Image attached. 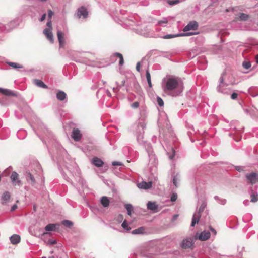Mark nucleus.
I'll return each mask as SVG.
<instances>
[{
  "label": "nucleus",
  "instance_id": "obj_27",
  "mask_svg": "<svg viewBox=\"0 0 258 258\" xmlns=\"http://www.w3.org/2000/svg\"><path fill=\"white\" fill-rule=\"evenodd\" d=\"M57 225L55 224H49L45 227V230L47 231H55Z\"/></svg>",
  "mask_w": 258,
  "mask_h": 258
},
{
  "label": "nucleus",
  "instance_id": "obj_39",
  "mask_svg": "<svg viewBox=\"0 0 258 258\" xmlns=\"http://www.w3.org/2000/svg\"><path fill=\"white\" fill-rule=\"evenodd\" d=\"M121 226L124 230H126L127 231H128L131 230V228L128 227V224L126 220H124L123 222V223L121 224Z\"/></svg>",
  "mask_w": 258,
  "mask_h": 258
},
{
  "label": "nucleus",
  "instance_id": "obj_18",
  "mask_svg": "<svg viewBox=\"0 0 258 258\" xmlns=\"http://www.w3.org/2000/svg\"><path fill=\"white\" fill-rule=\"evenodd\" d=\"M91 162L94 165L97 167H102L104 164L103 161L98 157H94Z\"/></svg>",
  "mask_w": 258,
  "mask_h": 258
},
{
  "label": "nucleus",
  "instance_id": "obj_17",
  "mask_svg": "<svg viewBox=\"0 0 258 258\" xmlns=\"http://www.w3.org/2000/svg\"><path fill=\"white\" fill-rule=\"evenodd\" d=\"M137 33L140 35H143L145 37H148L149 35V29L147 27H144L143 29L141 28H138L136 29Z\"/></svg>",
  "mask_w": 258,
  "mask_h": 258
},
{
  "label": "nucleus",
  "instance_id": "obj_61",
  "mask_svg": "<svg viewBox=\"0 0 258 258\" xmlns=\"http://www.w3.org/2000/svg\"><path fill=\"white\" fill-rule=\"evenodd\" d=\"M255 61L257 63H258V54L255 56Z\"/></svg>",
  "mask_w": 258,
  "mask_h": 258
},
{
  "label": "nucleus",
  "instance_id": "obj_35",
  "mask_svg": "<svg viewBox=\"0 0 258 258\" xmlns=\"http://www.w3.org/2000/svg\"><path fill=\"white\" fill-rule=\"evenodd\" d=\"M180 37V36H178V33L176 34H167L165 35H164L162 37V38L165 39H171L175 37Z\"/></svg>",
  "mask_w": 258,
  "mask_h": 258
},
{
  "label": "nucleus",
  "instance_id": "obj_63",
  "mask_svg": "<svg viewBox=\"0 0 258 258\" xmlns=\"http://www.w3.org/2000/svg\"><path fill=\"white\" fill-rule=\"evenodd\" d=\"M107 95H108V96L111 97V93H110V92H109L108 91H107Z\"/></svg>",
  "mask_w": 258,
  "mask_h": 258
},
{
  "label": "nucleus",
  "instance_id": "obj_2",
  "mask_svg": "<svg viewBox=\"0 0 258 258\" xmlns=\"http://www.w3.org/2000/svg\"><path fill=\"white\" fill-rule=\"evenodd\" d=\"M161 87L166 94L173 97L181 95L184 89L183 83L180 78L173 76L163 78Z\"/></svg>",
  "mask_w": 258,
  "mask_h": 258
},
{
  "label": "nucleus",
  "instance_id": "obj_36",
  "mask_svg": "<svg viewBox=\"0 0 258 258\" xmlns=\"http://www.w3.org/2000/svg\"><path fill=\"white\" fill-rule=\"evenodd\" d=\"M168 22V20L167 18H163L162 20L158 22V25L161 26H165V24H167Z\"/></svg>",
  "mask_w": 258,
  "mask_h": 258
},
{
  "label": "nucleus",
  "instance_id": "obj_13",
  "mask_svg": "<svg viewBox=\"0 0 258 258\" xmlns=\"http://www.w3.org/2000/svg\"><path fill=\"white\" fill-rule=\"evenodd\" d=\"M44 34L46 36L47 38L51 42L53 43L54 39H53V36L52 33V30L49 28H45L43 31Z\"/></svg>",
  "mask_w": 258,
  "mask_h": 258
},
{
  "label": "nucleus",
  "instance_id": "obj_16",
  "mask_svg": "<svg viewBox=\"0 0 258 258\" xmlns=\"http://www.w3.org/2000/svg\"><path fill=\"white\" fill-rule=\"evenodd\" d=\"M0 92L2 93V94L5 95L7 96H17V94L15 92L11 90L7 89H3L0 88Z\"/></svg>",
  "mask_w": 258,
  "mask_h": 258
},
{
  "label": "nucleus",
  "instance_id": "obj_53",
  "mask_svg": "<svg viewBox=\"0 0 258 258\" xmlns=\"http://www.w3.org/2000/svg\"><path fill=\"white\" fill-rule=\"evenodd\" d=\"M140 66H141V63L140 62H138L137 63V65H136V70L138 72H140Z\"/></svg>",
  "mask_w": 258,
  "mask_h": 258
},
{
  "label": "nucleus",
  "instance_id": "obj_11",
  "mask_svg": "<svg viewBox=\"0 0 258 258\" xmlns=\"http://www.w3.org/2000/svg\"><path fill=\"white\" fill-rule=\"evenodd\" d=\"M77 15L79 18H80L81 16L83 18H86L88 16V11L84 7H81L78 9Z\"/></svg>",
  "mask_w": 258,
  "mask_h": 258
},
{
  "label": "nucleus",
  "instance_id": "obj_52",
  "mask_svg": "<svg viewBox=\"0 0 258 258\" xmlns=\"http://www.w3.org/2000/svg\"><path fill=\"white\" fill-rule=\"evenodd\" d=\"M238 94L236 93H233L231 95V98L232 99H236L237 98Z\"/></svg>",
  "mask_w": 258,
  "mask_h": 258
},
{
  "label": "nucleus",
  "instance_id": "obj_12",
  "mask_svg": "<svg viewBox=\"0 0 258 258\" xmlns=\"http://www.w3.org/2000/svg\"><path fill=\"white\" fill-rule=\"evenodd\" d=\"M18 174L16 172H13L11 175V179L13 184L20 185L21 182L18 179Z\"/></svg>",
  "mask_w": 258,
  "mask_h": 258
},
{
  "label": "nucleus",
  "instance_id": "obj_64",
  "mask_svg": "<svg viewBox=\"0 0 258 258\" xmlns=\"http://www.w3.org/2000/svg\"><path fill=\"white\" fill-rule=\"evenodd\" d=\"M244 111H245L246 113H248V112H249V111H248V110L247 109H244Z\"/></svg>",
  "mask_w": 258,
  "mask_h": 258
},
{
  "label": "nucleus",
  "instance_id": "obj_46",
  "mask_svg": "<svg viewBox=\"0 0 258 258\" xmlns=\"http://www.w3.org/2000/svg\"><path fill=\"white\" fill-rule=\"evenodd\" d=\"M177 199V195L176 193H173L170 197V200L172 202L175 201Z\"/></svg>",
  "mask_w": 258,
  "mask_h": 258
},
{
  "label": "nucleus",
  "instance_id": "obj_28",
  "mask_svg": "<svg viewBox=\"0 0 258 258\" xmlns=\"http://www.w3.org/2000/svg\"><path fill=\"white\" fill-rule=\"evenodd\" d=\"M125 80H122L121 82V84L120 85L118 84V82H116L117 85L116 87H113V91L114 93H117L122 87V86H124L125 85Z\"/></svg>",
  "mask_w": 258,
  "mask_h": 258
},
{
  "label": "nucleus",
  "instance_id": "obj_59",
  "mask_svg": "<svg viewBox=\"0 0 258 258\" xmlns=\"http://www.w3.org/2000/svg\"><path fill=\"white\" fill-rule=\"evenodd\" d=\"M178 217V215H177V214L174 215L173 216V218H172V220H176Z\"/></svg>",
  "mask_w": 258,
  "mask_h": 258
},
{
  "label": "nucleus",
  "instance_id": "obj_8",
  "mask_svg": "<svg viewBox=\"0 0 258 258\" xmlns=\"http://www.w3.org/2000/svg\"><path fill=\"white\" fill-rule=\"evenodd\" d=\"M194 241L193 238L188 237L184 239L181 243V246L182 248H192L194 245Z\"/></svg>",
  "mask_w": 258,
  "mask_h": 258
},
{
  "label": "nucleus",
  "instance_id": "obj_6",
  "mask_svg": "<svg viewBox=\"0 0 258 258\" xmlns=\"http://www.w3.org/2000/svg\"><path fill=\"white\" fill-rule=\"evenodd\" d=\"M245 178L247 183L254 184L258 182V174L254 172L247 173Z\"/></svg>",
  "mask_w": 258,
  "mask_h": 258
},
{
  "label": "nucleus",
  "instance_id": "obj_22",
  "mask_svg": "<svg viewBox=\"0 0 258 258\" xmlns=\"http://www.w3.org/2000/svg\"><path fill=\"white\" fill-rule=\"evenodd\" d=\"M67 94L62 91H58L56 93V98L59 101H63L66 99Z\"/></svg>",
  "mask_w": 258,
  "mask_h": 258
},
{
  "label": "nucleus",
  "instance_id": "obj_40",
  "mask_svg": "<svg viewBox=\"0 0 258 258\" xmlns=\"http://www.w3.org/2000/svg\"><path fill=\"white\" fill-rule=\"evenodd\" d=\"M62 223L63 225L68 227H70L73 225V223L71 221L67 220H63Z\"/></svg>",
  "mask_w": 258,
  "mask_h": 258
},
{
  "label": "nucleus",
  "instance_id": "obj_25",
  "mask_svg": "<svg viewBox=\"0 0 258 258\" xmlns=\"http://www.w3.org/2000/svg\"><path fill=\"white\" fill-rule=\"evenodd\" d=\"M100 203L104 207H107L110 204V201L108 197L103 196L100 199Z\"/></svg>",
  "mask_w": 258,
  "mask_h": 258
},
{
  "label": "nucleus",
  "instance_id": "obj_1",
  "mask_svg": "<svg viewBox=\"0 0 258 258\" xmlns=\"http://www.w3.org/2000/svg\"><path fill=\"white\" fill-rule=\"evenodd\" d=\"M140 115L141 116L138 120V122L133 126V130L135 132L137 142L140 145H142L145 148L148 153L149 159V168L151 171H155L158 163L157 158L154 153L151 144L144 140V129L146 128V125L145 122L146 117V111L144 110H141Z\"/></svg>",
  "mask_w": 258,
  "mask_h": 258
},
{
  "label": "nucleus",
  "instance_id": "obj_10",
  "mask_svg": "<svg viewBox=\"0 0 258 258\" xmlns=\"http://www.w3.org/2000/svg\"><path fill=\"white\" fill-rule=\"evenodd\" d=\"M71 137L75 141L79 142L81 140L82 135L78 128H74L72 131Z\"/></svg>",
  "mask_w": 258,
  "mask_h": 258
},
{
  "label": "nucleus",
  "instance_id": "obj_14",
  "mask_svg": "<svg viewBox=\"0 0 258 258\" xmlns=\"http://www.w3.org/2000/svg\"><path fill=\"white\" fill-rule=\"evenodd\" d=\"M57 35L59 46L60 47H63L64 44V34L61 31L58 30L57 32Z\"/></svg>",
  "mask_w": 258,
  "mask_h": 258
},
{
  "label": "nucleus",
  "instance_id": "obj_29",
  "mask_svg": "<svg viewBox=\"0 0 258 258\" xmlns=\"http://www.w3.org/2000/svg\"><path fill=\"white\" fill-rule=\"evenodd\" d=\"M114 57H117L119 58V64L120 66H122L124 63V59L121 53L116 52L113 54Z\"/></svg>",
  "mask_w": 258,
  "mask_h": 258
},
{
  "label": "nucleus",
  "instance_id": "obj_57",
  "mask_svg": "<svg viewBox=\"0 0 258 258\" xmlns=\"http://www.w3.org/2000/svg\"><path fill=\"white\" fill-rule=\"evenodd\" d=\"M243 204H244V205L245 206H247L249 205V201L248 200H245L244 201H243Z\"/></svg>",
  "mask_w": 258,
  "mask_h": 258
},
{
  "label": "nucleus",
  "instance_id": "obj_33",
  "mask_svg": "<svg viewBox=\"0 0 258 258\" xmlns=\"http://www.w3.org/2000/svg\"><path fill=\"white\" fill-rule=\"evenodd\" d=\"M124 207L127 211V214L130 216L131 215L132 212L133 211V206L131 204H125Z\"/></svg>",
  "mask_w": 258,
  "mask_h": 258
},
{
  "label": "nucleus",
  "instance_id": "obj_58",
  "mask_svg": "<svg viewBox=\"0 0 258 258\" xmlns=\"http://www.w3.org/2000/svg\"><path fill=\"white\" fill-rule=\"evenodd\" d=\"M174 155H175V151L174 150H173V154L169 156V157L170 159H172L174 158Z\"/></svg>",
  "mask_w": 258,
  "mask_h": 258
},
{
  "label": "nucleus",
  "instance_id": "obj_55",
  "mask_svg": "<svg viewBox=\"0 0 258 258\" xmlns=\"http://www.w3.org/2000/svg\"><path fill=\"white\" fill-rule=\"evenodd\" d=\"M46 16V14H43L40 19V21H41V22L43 21L45 19Z\"/></svg>",
  "mask_w": 258,
  "mask_h": 258
},
{
  "label": "nucleus",
  "instance_id": "obj_4",
  "mask_svg": "<svg viewBox=\"0 0 258 258\" xmlns=\"http://www.w3.org/2000/svg\"><path fill=\"white\" fill-rule=\"evenodd\" d=\"M224 75L225 72H223L221 74V76L219 79V84L217 89L218 92L219 93L225 94H229L231 92V90L229 88L227 87L228 85V84L224 82L223 76Z\"/></svg>",
  "mask_w": 258,
  "mask_h": 258
},
{
  "label": "nucleus",
  "instance_id": "obj_41",
  "mask_svg": "<svg viewBox=\"0 0 258 258\" xmlns=\"http://www.w3.org/2000/svg\"><path fill=\"white\" fill-rule=\"evenodd\" d=\"M167 3L170 6L176 5L179 3V0H167Z\"/></svg>",
  "mask_w": 258,
  "mask_h": 258
},
{
  "label": "nucleus",
  "instance_id": "obj_42",
  "mask_svg": "<svg viewBox=\"0 0 258 258\" xmlns=\"http://www.w3.org/2000/svg\"><path fill=\"white\" fill-rule=\"evenodd\" d=\"M214 199L219 201V203L221 205H224L226 203V200L225 199L220 200L218 196H215Z\"/></svg>",
  "mask_w": 258,
  "mask_h": 258
},
{
  "label": "nucleus",
  "instance_id": "obj_62",
  "mask_svg": "<svg viewBox=\"0 0 258 258\" xmlns=\"http://www.w3.org/2000/svg\"><path fill=\"white\" fill-rule=\"evenodd\" d=\"M17 208V206L16 205L13 206L12 207V210H14Z\"/></svg>",
  "mask_w": 258,
  "mask_h": 258
},
{
  "label": "nucleus",
  "instance_id": "obj_60",
  "mask_svg": "<svg viewBox=\"0 0 258 258\" xmlns=\"http://www.w3.org/2000/svg\"><path fill=\"white\" fill-rule=\"evenodd\" d=\"M0 104L1 105H4L6 104V103L4 101H1L0 100Z\"/></svg>",
  "mask_w": 258,
  "mask_h": 258
},
{
  "label": "nucleus",
  "instance_id": "obj_23",
  "mask_svg": "<svg viewBox=\"0 0 258 258\" xmlns=\"http://www.w3.org/2000/svg\"><path fill=\"white\" fill-rule=\"evenodd\" d=\"M145 233V228L144 227H140L137 229L132 231L131 233L134 235L143 234Z\"/></svg>",
  "mask_w": 258,
  "mask_h": 258
},
{
  "label": "nucleus",
  "instance_id": "obj_21",
  "mask_svg": "<svg viewBox=\"0 0 258 258\" xmlns=\"http://www.w3.org/2000/svg\"><path fill=\"white\" fill-rule=\"evenodd\" d=\"M249 94L253 97L258 96V87H251L248 89Z\"/></svg>",
  "mask_w": 258,
  "mask_h": 258
},
{
  "label": "nucleus",
  "instance_id": "obj_43",
  "mask_svg": "<svg viewBox=\"0 0 258 258\" xmlns=\"http://www.w3.org/2000/svg\"><path fill=\"white\" fill-rule=\"evenodd\" d=\"M243 67L246 69H249L251 67V63L250 62L244 61L242 63Z\"/></svg>",
  "mask_w": 258,
  "mask_h": 258
},
{
  "label": "nucleus",
  "instance_id": "obj_30",
  "mask_svg": "<svg viewBox=\"0 0 258 258\" xmlns=\"http://www.w3.org/2000/svg\"><path fill=\"white\" fill-rule=\"evenodd\" d=\"M146 79H147V81L148 85L150 88H151L152 87V83H151V75H150L149 70H147L146 71Z\"/></svg>",
  "mask_w": 258,
  "mask_h": 258
},
{
  "label": "nucleus",
  "instance_id": "obj_37",
  "mask_svg": "<svg viewBox=\"0 0 258 258\" xmlns=\"http://www.w3.org/2000/svg\"><path fill=\"white\" fill-rule=\"evenodd\" d=\"M239 19L241 21H246L249 18V16L248 15L244 14V13H240L239 14Z\"/></svg>",
  "mask_w": 258,
  "mask_h": 258
},
{
  "label": "nucleus",
  "instance_id": "obj_20",
  "mask_svg": "<svg viewBox=\"0 0 258 258\" xmlns=\"http://www.w3.org/2000/svg\"><path fill=\"white\" fill-rule=\"evenodd\" d=\"M10 239L13 244H17L20 241V236L19 235L14 234L10 237Z\"/></svg>",
  "mask_w": 258,
  "mask_h": 258
},
{
  "label": "nucleus",
  "instance_id": "obj_56",
  "mask_svg": "<svg viewBox=\"0 0 258 258\" xmlns=\"http://www.w3.org/2000/svg\"><path fill=\"white\" fill-rule=\"evenodd\" d=\"M210 231H211V232H212L214 235H215L216 234V233H217L216 231L215 230V229H214L211 226L210 227Z\"/></svg>",
  "mask_w": 258,
  "mask_h": 258
},
{
  "label": "nucleus",
  "instance_id": "obj_15",
  "mask_svg": "<svg viewBox=\"0 0 258 258\" xmlns=\"http://www.w3.org/2000/svg\"><path fill=\"white\" fill-rule=\"evenodd\" d=\"M152 186V182H146L142 181L141 183L138 184V187L139 188L148 189L151 188Z\"/></svg>",
  "mask_w": 258,
  "mask_h": 258
},
{
  "label": "nucleus",
  "instance_id": "obj_19",
  "mask_svg": "<svg viewBox=\"0 0 258 258\" xmlns=\"http://www.w3.org/2000/svg\"><path fill=\"white\" fill-rule=\"evenodd\" d=\"M26 178L27 182L31 184L32 185H34L35 184V179L34 176L30 172L27 173L26 175Z\"/></svg>",
  "mask_w": 258,
  "mask_h": 258
},
{
  "label": "nucleus",
  "instance_id": "obj_50",
  "mask_svg": "<svg viewBox=\"0 0 258 258\" xmlns=\"http://www.w3.org/2000/svg\"><path fill=\"white\" fill-rule=\"evenodd\" d=\"M46 25L48 27V28L51 29V30H52V22L51 20L48 19Z\"/></svg>",
  "mask_w": 258,
  "mask_h": 258
},
{
  "label": "nucleus",
  "instance_id": "obj_34",
  "mask_svg": "<svg viewBox=\"0 0 258 258\" xmlns=\"http://www.w3.org/2000/svg\"><path fill=\"white\" fill-rule=\"evenodd\" d=\"M199 32H185V33H178V36H180V37H183V36H190L192 35H197L199 34Z\"/></svg>",
  "mask_w": 258,
  "mask_h": 258
},
{
  "label": "nucleus",
  "instance_id": "obj_54",
  "mask_svg": "<svg viewBox=\"0 0 258 258\" xmlns=\"http://www.w3.org/2000/svg\"><path fill=\"white\" fill-rule=\"evenodd\" d=\"M48 243L51 245L54 244L56 243V241L55 240L49 239L48 240Z\"/></svg>",
  "mask_w": 258,
  "mask_h": 258
},
{
  "label": "nucleus",
  "instance_id": "obj_45",
  "mask_svg": "<svg viewBox=\"0 0 258 258\" xmlns=\"http://www.w3.org/2000/svg\"><path fill=\"white\" fill-rule=\"evenodd\" d=\"M178 180V178L177 177V175H176V176H174L173 177V180H172V181H173V184L177 187L178 186V184H177V181Z\"/></svg>",
  "mask_w": 258,
  "mask_h": 258
},
{
  "label": "nucleus",
  "instance_id": "obj_49",
  "mask_svg": "<svg viewBox=\"0 0 258 258\" xmlns=\"http://www.w3.org/2000/svg\"><path fill=\"white\" fill-rule=\"evenodd\" d=\"M112 165L113 166H122L123 165V164L120 162L114 161L112 163Z\"/></svg>",
  "mask_w": 258,
  "mask_h": 258
},
{
  "label": "nucleus",
  "instance_id": "obj_26",
  "mask_svg": "<svg viewBox=\"0 0 258 258\" xmlns=\"http://www.w3.org/2000/svg\"><path fill=\"white\" fill-rule=\"evenodd\" d=\"M147 206V208L151 210H155L158 207L155 202L151 201L148 202Z\"/></svg>",
  "mask_w": 258,
  "mask_h": 258
},
{
  "label": "nucleus",
  "instance_id": "obj_48",
  "mask_svg": "<svg viewBox=\"0 0 258 258\" xmlns=\"http://www.w3.org/2000/svg\"><path fill=\"white\" fill-rule=\"evenodd\" d=\"M53 14H54L53 12L51 10H49L48 11V19L50 20L51 18H52V16L53 15Z\"/></svg>",
  "mask_w": 258,
  "mask_h": 258
},
{
  "label": "nucleus",
  "instance_id": "obj_44",
  "mask_svg": "<svg viewBox=\"0 0 258 258\" xmlns=\"http://www.w3.org/2000/svg\"><path fill=\"white\" fill-rule=\"evenodd\" d=\"M157 102L159 106L161 107L164 105V101L161 98L158 97L157 98Z\"/></svg>",
  "mask_w": 258,
  "mask_h": 258
},
{
  "label": "nucleus",
  "instance_id": "obj_5",
  "mask_svg": "<svg viewBox=\"0 0 258 258\" xmlns=\"http://www.w3.org/2000/svg\"><path fill=\"white\" fill-rule=\"evenodd\" d=\"M206 203L203 201L201 204L198 211L197 212H195L192 218L191 226H195V225L199 222L200 218L201 217V213L204 211L206 207Z\"/></svg>",
  "mask_w": 258,
  "mask_h": 258
},
{
  "label": "nucleus",
  "instance_id": "obj_38",
  "mask_svg": "<svg viewBox=\"0 0 258 258\" xmlns=\"http://www.w3.org/2000/svg\"><path fill=\"white\" fill-rule=\"evenodd\" d=\"M10 198V194L9 192L6 191L5 192L2 197V199L4 201H8Z\"/></svg>",
  "mask_w": 258,
  "mask_h": 258
},
{
  "label": "nucleus",
  "instance_id": "obj_51",
  "mask_svg": "<svg viewBox=\"0 0 258 258\" xmlns=\"http://www.w3.org/2000/svg\"><path fill=\"white\" fill-rule=\"evenodd\" d=\"M235 169L237 171H239V172H241L242 171H243L244 170V167L243 166H236L235 167Z\"/></svg>",
  "mask_w": 258,
  "mask_h": 258
},
{
  "label": "nucleus",
  "instance_id": "obj_24",
  "mask_svg": "<svg viewBox=\"0 0 258 258\" xmlns=\"http://www.w3.org/2000/svg\"><path fill=\"white\" fill-rule=\"evenodd\" d=\"M34 83L35 85H36L37 86H38L40 88H44V89L48 88V86L46 85H45L44 84V83L41 80L35 79L34 80Z\"/></svg>",
  "mask_w": 258,
  "mask_h": 258
},
{
  "label": "nucleus",
  "instance_id": "obj_32",
  "mask_svg": "<svg viewBox=\"0 0 258 258\" xmlns=\"http://www.w3.org/2000/svg\"><path fill=\"white\" fill-rule=\"evenodd\" d=\"M7 63L9 66L13 67L14 69H17L23 68V66L22 65H21L17 63L9 62Z\"/></svg>",
  "mask_w": 258,
  "mask_h": 258
},
{
  "label": "nucleus",
  "instance_id": "obj_7",
  "mask_svg": "<svg viewBox=\"0 0 258 258\" xmlns=\"http://www.w3.org/2000/svg\"><path fill=\"white\" fill-rule=\"evenodd\" d=\"M210 237V233L208 231H203L200 233H196L195 235V239H199L201 241H205L208 240Z\"/></svg>",
  "mask_w": 258,
  "mask_h": 258
},
{
  "label": "nucleus",
  "instance_id": "obj_31",
  "mask_svg": "<svg viewBox=\"0 0 258 258\" xmlns=\"http://www.w3.org/2000/svg\"><path fill=\"white\" fill-rule=\"evenodd\" d=\"M251 202H255L258 201V194L252 190L251 193Z\"/></svg>",
  "mask_w": 258,
  "mask_h": 258
},
{
  "label": "nucleus",
  "instance_id": "obj_3",
  "mask_svg": "<svg viewBox=\"0 0 258 258\" xmlns=\"http://www.w3.org/2000/svg\"><path fill=\"white\" fill-rule=\"evenodd\" d=\"M137 255H140L144 258H154V255L143 247H139L136 248L134 253L131 254L130 258H136Z\"/></svg>",
  "mask_w": 258,
  "mask_h": 258
},
{
  "label": "nucleus",
  "instance_id": "obj_9",
  "mask_svg": "<svg viewBox=\"0 0 258 258\" xmlns=\"http://www.w3.org/2000/svg\"><path fill=\"white\" fill-rule=\"evenodd\" d=\"M199 27L198 23L196 21H190L188 24L183 28L184 32L189 31L190 30H196Z\"/></svg>",
  "mask_w": 258,
  "mask_h": 258
},
{
  "label": "nucleus",
  "instance_id": "obj_47",
  "mask_svg": "<svg viewBox=\"0 0 258 258\" xmlns=\"http://www.w3.org/2000/svg\"><path fill=\"white\" fill-rule=\"evenodd\" d=\"M139 103L137 101L134 102V103H133L131 104V106L133 108H137L139 107Z\"/></svg>",
  "mask_w": 258,
  "mask_h": 258
}]
</instances>
